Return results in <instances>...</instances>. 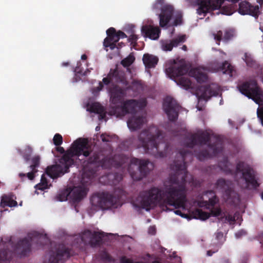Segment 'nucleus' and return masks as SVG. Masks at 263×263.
I'll return each mask as SVG.
<instances>
[{
    "instance_id": "nucleus-45",
    "label": "nucleus",
    "mask_w": 263,
    "mask_h": 263,
    "mask_svg": "<svg viewBox=\"0 0 263 263\" xmlns=\"http://www.w3.org/2000/svg\"><path fill=\"white\" fill-rule=\"evenodd\" d=\"M257 115L263 125V106L258 108L257 110Z\"/></svg>"
},
{
    "instance_id": "nucleus-11",
    "label": "nucleus",
    "mask_w": 263,
    "mask_h": 263,
    "mask_svg": "<svg viewBox=\"0 0 263 263\" xmlns=\"http://www.w3.org/2000/svg\"><path fill=\"white\" fill-rule=\"evenodd\" d=\"M236 171L241 174V178L244 180L247 185L256 189L259 186L256 178V173L249 164L243 161L238 162L236 166Z\"/></svg>"
},
{
    "instance_id": "nucleus-7",
    "label": "nucleus",
    "mask_w": 263,
    "mask_h": 263,
    "mask_svg": "<svg viewBox=\"0 0 263 263\" xmlns=\"http://www.w3.org/2000/svg\"><path fill=\"white\" fill-rule=\"evenodd\" d=\"M239 91L249 99L253 100L256 104L260 105L263 103L262 91L258 86L255 80H250L238 85Z\"/></svg>"
},
{
    "instance_id": "nucleus-18",
    "label": "nucleus",
    "mask_w": 263,
    "mask_h": 263,
    "mask_svg": "<svg viewBox=\"0 0 263 263\" xmlns=\"http://www.w3.org/2000/svg\"><path fill=\"white\" fill-rule=\"evenodd\" d=\"M106 34L107 36L104 40L103 45L113 50L117 47V43L119 41L118 33L114 28L110 27L107 30Z\"/></svg>"
},
{
    "instance_id": "nucleus-4",
    "label": "nucleus",
    "mask_w": 263,
    "mask_h": 263,
    "mask_svg": "<svg viewBox=\"0 0 263 263\" xmlns=\"http://www.w3.org/2000/svg\"><path fill=\"white\" fill-rule=\"evenodd\" d=\"M126 88H122L116 85L110 89V101L111 105L108 110V114L121 118L128 113H135L139 108V101L129 99L124 100L126 96Z\"/></svg>"
},
{
    "instance_id": "nucleus-34",
    "label": "nucleus",
    "mask_w": 263,
    "mask_h": 263,
    "mask_svg": "<svg viewBox=\"0 0 263 263\" xmlns=\"http://www.w3.org/2000/svg\"><path fill=\"white\" fill-rule=\"evenodd\" d=\"M35 187L36 190L41 191H44V190L48 189L47 180L44 174L42 175L40 183L36 184L35 186Z\"/></svg>"
},
{
    "instance_id": "nucleus-61",
    "label": "nucleus",
    "mask_w": 263,
    "mask_h": 263,
    "mask_svg": "<svg viewBox=\"0 0 263 263\" xmlns=\"http://www.w3.org/2000/svg\"><path fill=\"white\" fill-rule=\"evenodd\" d=\"M182 49L184 51H187V46L185 45H183V46L182 47Z\"/></svg>"
},
{
    "instance_id": "nucleus-43",
    "label": "nucleus",
    "mask_w": 263,
    "mask_h": 263,
    "mask_svg": "<svg viewBox=\"0 0 263 263\" xmlns=\"http://www.w3.org/2000/svg\"><path fill=\"white\" fill-rule=\"evenodd\" d=\"M182 14L181 12H177L176 15L174 22V24L175 26L180 25L182 23Z\"/></svg>"
},
{
    "instance_id": "nucleus-51",
    "label": "nucleus",
    "mask_w": 263,
    "mask_h": 263,
    "mask_svg": "<svg viewBox=\"0 0 263 263\" xmlns=\"http://www.w3.org/2000/svg\"><path fill=\"white\" fill-rule=\"evenodd\" d=\"M225 219L229 222H235V217L231 215H228L224 216Z\"/></svg>"
},
{
    "instance_id": "nucleus-49",
    "label": "nucleus",
    "mask_w": 263,
    "mask_h": 263,
    "mask_svg": "<svg viewBox=\"0 0 263 263\" xmlns=\"http://www.w3.org/2000/svg\"><path fill=\"white\" fill-rule=\"evenodd\" d=\"M214 39L216 41L220 42L222 39V32L219 31L217 34H214Z\"/></svg>"
},
{
    "instance_id": "nucleus-52",
    "label": "nucleus",
    "mask_w": 263,
    "mask_h": 263,
    "mask_svg": "<svg viewBox=\"0 0 263 263\" xmlns=\"http://www.w3.org/2000/svg\"><path fill=\"white\" fill-rule=\"evenodd\" d=\"M74 72L76 73H77L78 74H81L82 76H85L86 75V71H85L84 73L82 72V70L81 69L79 66H77L75 68Z\"/></svg>"
},
{
    "instance_id": "nucleus-23",
    "label": "nucleus",
    "mask_w": 263,
    "mask_h": 263,
    "mask_svg": "<svg viewBox=\"0 0 263 263\" xmlns=\"http://www.w3.org/2000/svg\"><path fill=\"white\" fill-rule=\"evenodd\" d=\"M91 237L92 231L89 230H86L75 238L74 243H79V242H80V244L78 245V247H80L82 243L85 246L89 245L91 247Z\"/></svg>"
},
{
    "instance_id": "nucleus-31",
    "label": "nucleus",
    "mask_w": 263,
    "mask_h": 263,
    "mask_svg": "<svg viewBox=\"0 0 263 263\" xmlns=\"http://www.w3.org/2000/svg\"><path fill=\"white\" fill-rule=\"evenodd\" d=\"M200 90L202 91L201 97L204 99H210L214 95V92L209 85L201 86Z\"/></svg>"
},
{
    "instance_id": "nucleus-25",
    "label": "nucleus",
    "mask_w": 263,
    "mask_h": 263,
    "mask_svg": "<svg viewBox=\"0 0 263 263\" xmlns=\"http://www.w3.org/2000/svg\"><path fill=\"white\" fill-rule=\"evenodd\" d=\"M109 72L110 77L111 76L113 82L121 83L125 86L127 85L128 82L123 72L119 71L117 69H111Z\"/></svg>"
},
{
    "instance_id": "nucleus-59",
    "label": "nucleus",
    "mask_w": 263,
    "mask_h": 263,
    "mask_svg": "<svg viewBox=\"0 0 263 263\" xmlns=\"http://www.w3.org/2000/svg\"><path fill=\"white\" fill-rule=\"evenodd\" d=\"M217 251V250L216 251V252ZM215 251H212V250H209L207 251V255L208 256H212L214 253H215Z\"/></svg>"
},
{
    "instance_id": "nucleus-41",
    "label": "nucleus",
    "mask_w": 263,
    "mask_h": 263,
    "mask_svg": "<svg viewBox=\"0 0 263 263\" xmlns=\"http://www.w3.org/2000/svg\"><path fill=\"white\" fill-rule=\"evenodd\" d=\"M139 39L138 36L134 33H132L130 35H129L128 38V41L130 43V44L134 47H135L137 44V40Z\"/></svg>"
},
{
    "instance_id": "nucleus-9",
    "label": "nucleus",
    "mask_w": 263,
    "mask_h": 263,
    "mask_svg": "<svg viewBox=\"0 0 263 263\" xmlns=\"http://www.w3.org/2000/svg\"><path fill=\"white\" fill-rule=\"evenodd\" d=\"M167 72L171 77L178 78L177 84L184 89L192 88V83L187 77H182L188 72L187 66L183 64H174L167 69Z\"/></svg>"
},
{
    "instance_id": "nucleus-38",
    "label": "nucleus",
    "mask_w": 263,
    "mask_h": 263,
    "mask_svg": "<svg viewBox=\"0 0 263 263\" xmlns=\"http://www.w3.org/2000/svg\"><path fill=\"white\" fill-rule=\"evenodd\" d=\"M100 257L103 261L108 262H114L115 259L106 251H101L100 253Z\"/></svg>"
},
{
    "instance_id": "nucleus-60",
    "label": "nucleus",
    "mask_w": 263,
    "mask_h": 263,
    "mask_svg": "<svg viewBox=\"0 0 263 263\" xmlns=\"http://www.w3.org/2000/svg\"><path fill=\"white\" fill-rule=\"evenodd\" d=\"M87 59V55L85 54L82 55L81 56V59L82 60H85Z\"/></svg>"
},
{
    "instance_id": "nucleus-42",
    "label": "nucleus",
    "mask_w": 263,
    "mask_h": 263,
    "mask_svg": "<svg viewBox=\"0 0 263 263\" xmlns=\"http://www.w3.org/2000/svg\"><path fill=\"white\" fill-rule=\"evenodd\" d=\"M245 61L247 65L251 67H254L256 65L255 61L253 60L250 57H249L247 53H245Z\"/></svg>"
},
{
    "instance_id": "nucleus-24",
    "label": "nucleus",
    "mask_w": 263,
    "mask_h": 263,
    "mask_svg": "<svg viewBox=\"0 0 263 263\" xmlns=\"http://www.w3.org/2000/svg\"><path fill=\"white\" fill-rule=\"evenodd\" d=\"M87 192V190L84 186H75L71 191V198L74 202H80L86 196Z\"/></svg>"
},
{
    "instance_id": "nucleus-47",
    "label": "nucleus",
    "mask_w": 263,
    "mask_h": 263,
    "mask_svg": "<svg viewBox=\"0 0 263 263\" xmlns=\"http://www.w3.org/2000/svg\"><path fill=\"white\" fill-rule=\"evenodd\" d=\"M120 263H143L142 261L134 262L132 260L127 258L125 256H122L120 258Z\"/></svg>"
},
{
    "instance_id": "nucleus-62",
    "label": "nucleus",
    "mask_w": 263,
    "mask_h": 263,
    "mask_svg": "<svg viewBox=\"0 0 263 263\" xmlns=\"http://www.w3.org/2000/svg\"><path fill=\"white\" fill-rule=\"evenodd\" d=\"M103 87V85L102 83H99V87H100V89H101Z\"/></svg>"
},
{
    "instance_id": "nucleus-5",
    "label": "nucleus",
    "mask_w": 263,
    "mask_h": 263,
    "mask_svg": "<svg viewBox=\"0 0 263 263\" xmlns=\"http://www.w3.org/2000/svg\"><path fill=\"white\" fill-rule=\"evenodd\" d=\"M35 238H36L40 246H43L49 241L46 234L42 235L37 232L33 233L29 238H24L20 240L16 244L10 241L8 244L11 246L12 250L7 249L0 250V263H9L14 253L26 256L31 251V242Z\"/></svg>"
},
{
    "instance_id": "nucleus-48",
    "label": "nucleus",
    "mask_w": 263,
    "mask_h": 263,
    "mask_svg": "<svg viewBox=\"0 0 263 263\" xmlns=\"http://www.w3.org/2000/svg\"><path fill=\"white\" fill-rule=\"evenodd\" d=\"M103 82L105 85H108L110 83L113 82V81H112L111 76L110 77V72H109V73H108V74L107 77L104 78L103 79Z\"/></svg>"
},
{
    "instance_id": "nucleus-64",
    "label": "nucleus",
    "mask_w": 263,
    "mask_h": 263,
    "mask_svg": "<svg viewBox=\"0 0 263 263\" xmlns=\"http://www.w3.org/2000/svg\"><path fill=\"white\" fill-rule=\"evenodd\" d=\"M68 63H63V65H64V66H67L68 65Z\"/></svg>"
},
{
    "instance_id": "nucleus-19",
    "label": "nucleus",
    "mask_w": 263,
    "mask_h": 263,
    "mask_svg": "<svg viewBox=\"0 0 263 263\" xmlns=\"http://www.w3.org/2000/svg\"><path fill=\"white\" fill-rule=\"evenodd\" d=\"M185 40V35H181L172 40L163 41L161 42L162 48L165 51H171L174 47H177L180 43H184Z\"/></svg>"
},
{
    "instance_id": "nucleus-27",
    "label": "nucleus",
    "mask_w": 263,
    "mask_h": 263,
    "mask_svg": "<svg viewBox=\"0 0 263 263\" xmlns=\"http://www.w3.org/2000/svg\"><path fill=\"white\" fill-rule=\"evenodd\" d=\"M89 110L91 112H94L99 115L100 120L105 119L106 117V112L103 106L100 103L95 102L92 103L89 108Z\"/></svg>"
},
{
    "instance_id": "nucleus-63",
    "label": "nucleus",
    "mask_w": 263,
    "mask_h": 263,
    "mask_svg": "<svg viewBox=\"0 0 263 263\" xmlns=\"http://www.w3.org/2000/svg\"><path fill=\"white\" fill-rule=\"evenodd\" d=\"M152 263H161V262H159V261H156V260H155V261H153V262H152Z\"/></svg>"
},
{
    "instance_id": "nucleus-40",
    "label": "nucleus",
    "mask_w": 263,
    "mask_h": 263,
    "mask_svg": "<svg viewBox=\"0 0 263 263\" xmlns=\"http://www.w3.org/2000/svg\"><path fill=\"white\" fill-rule=\"evenodd\" d=\"M53 141L55 145L60 146L63 142L62 136L59 134H56L53 137Z\"/></svg>"
},
{
    "instance_id": "nucleus-39",
    "label": "nucleus",
    "mask_w": 263,
    "mask_h": 263,
    "mask_svg": "<svg viewBox=\"0 0 263 263\" xmlns=\"http://www.w3.org/2000/svg\"><path fill=\"white\" fill-rule=\"evenodd\" d=\"M37 172L36 171H34V170H31V172H28V173L27 174H25V173H21L19 174V177L22 179H23V178H25L26 177V176L27 177V178L30 180H32L34 179V178H35V173H36Z\"/></svg>"
},
{
    "instance_id": "nucleus-56",
    "label": "nucleus",
    "mask_w": 263,
    "mask_h": 263,
    "mask_svg": "<svg viewBox=\"0 0 263 263\" xmlns=\"http://www.w3.org/2000/svg\"><path fill=\"white\" fill-rule=\"evenodd\" d=\"M174 213L177 215H179L182 217H186V215L182 213L180 210H176L174 211Z\"/></svg>"
},
{
    "instance_id": "nucleus-6",
    "label": "nucleus",
    "mask_w": 263,
    "mask_h": 263,
    "mask_svg": "<svg viewBox=\"0 0 263 263\" xmlns=\"http://www.w3.org/2000/svg\"><path fill=\"white\" fill-rule=\"evenodd\" d=\"M153 168V164L148 159L132 157L127 170L133 180L139 181L146 177Z\"/></svg>"
},
{
    "instance_id": "nucleus-54",
    "label": "nucleus",
    "mask_w": 263,
    "mask_h": 263,
    "mask_svg": "<svg viewBox=\"0 0 263 263\" xmlns=\"http://www.w3.org/2000/svg\"><path fill=\"white\" fill-rule=\"evenodd\" d=\"M216 196H215L214 198L209 199V204L210 205H211L212 206H214L216 204Z\"/></svg>"
},
{
    "instance_id": "nucleus-22",
    "label": "nucleus",
    "mask_w": 263,
    "mask_h": 263,
    "mask_svg": "<svg viewBox=\"0 0 263 263\" xmlns=\"http://www.w3.org/2000/svg\"><path fill=\"white\" fill-rule=\"evenodd\" d=\"M216 185L217 187L224 191V195L228 200L236 197V193L228 185V182L225 179H219L216 183Z\"/></svg>"
},
{
    "instance_id": "nucleus-30",
    "label": "nucleus",
    "mask_w": 263,
    "mask_h": 263,
    "mask_svg": "<svg viewBox=\"0 0 263 263\" xmlns=\"http://www.w3.org/2000/svg\"><path fill=\"white\" fill-rule=\"evenodd\" d=\"M17 151L18 154L22 156L26 162H28L30 159L33 150L30 146H26L23 150L17 148Z\"/></svg>"
},
{
    "instance_id": "nucleus-53",
    "label": "nucleus",
    "mask_w": 263,
    "mask_h": 263,
    "mask_svg": "<svg viewBox=\"0 0 263 263\" xmlns=\"http://www.w3.org/2000/svg\"><path fill=\"white\" fill-rule=\"evenodd\" d=\"M223 238V234L222 232H217L216 233V238L218 240H220Z\"/></svg>"
},
{
    "instance_id": "nucleus-50",
    "label": "nucleus",
    "mask_w": 263,
    "mask_h": 263,
    "mask_svg": "<svg viewBox=\"0 0 263 263\" xmlns=\"http://www.w3.org/2000/svg\"><path fill=\"white\" fill-rule=\"evenodd\" d=\"M101 138L103 142H107L110 141V138L108 135L105 134H102L101 135Z\"/></svg>"
},
{
    "instance_id": "nucleus-17",
    "label": "nucleus",
    "mask_w": 263,
    "mask_h": 263,
    "mask_svg": "<svg viewBox=\"0 0 263 263\" xmlns=\"http://www.w3.org/2000/svg\"><path fill=\"white\" fill-rule=\"evenodd\" d=\"M238 12L242 15L249 14L257 17L259 14V6L252 5L246 1L241 2L239 5Z\"/></svg>"
},
{
    "instance_id": "nucleus-3",
    "label": "nucleus",
    "mask_w": 263,
    "mask_h": 263,
    "mask_svg": "<svg viewBox=\"0 0 263 263\" xmlns=\"http://www.w3.org/2000/svg\"><path fill=\"white\" fill-rule=\"evenodd\" d=\"M163 132L155 126L143 130L138 136V148H143L145 153L156 158H163L166 155L168 147L163 140Z\"/></svg>"
},
{
    "instance_id": "nucleus-14",
    "label": "nucleus",
    "mask_w": 263,
    "mask_h": 263,
    "mask_svg": "<svg viewBox=\"0 0 263 263\" xmlns=\"http://www.w3.org/2000/svg\"><path fill=\"white\" fill-rule=\"evenodd\" d=\"M180 108L177 101L171 97L167 96L164 99L163 109L170 121L175 122L178 119Z\"/></svg>"
},
{
    "instance_id": "nucleus-12",
    "label": "nucleus",
    "mask_w": 263,
    "mask_h": 263,
    "mask_svg": "<svg viewBox=\"0 0 263 263\" xmlns=\"http://www.w3.org/2000/svg\"><path fill=\"white\" fill-rule=\"evenodd\" d=\"M153 9L161 10L159 14V24L161 27L166 26L173 15L174 9L173 6L165 4L164 0H156L153 5Z\"/></svg>"
},
{
    "instance_id": "nucleus-16",
    "label": "nucleus",
    "mask_w": 263,
    "mask_h": 263,
    "mask_svg": "<svg viewBox=\"0 0 263 263\" xmlns=\"http://www.w3.org/2000/svg\"><path fill=\"white\" fill-rule=\"evenodd\" d=\"M142 109V105L139 102V108L135 113H128L131 114L132 116L127 120V124L128 128L132 131H135L140 129L146 122L145 117L140 112Z\"/></svg>"
},
{
    "instance_id": "nucleus-58",
    "label": "nucleus",
    "mask_w": 263,
    "mask_h": 263,
    "mask_svg": "<svg viewBox=\"0 0 263 263\" xmlns=\"http://www.w3.org/2000/svg\"><path fill=\"white\" fill-rule=\"evenodd\" d=\"M149 233H151L152 234H155L156 232V230L154 227H151L149 228L148 230Z\"/></svg>"
},
{
    "instance_id": "nucleus-32",
    "label": "nucleus",
    "mask_w": 263,
    "mask_h": 263,
    "mask_svg": "<svg viewBox=\"0 0 263 263\" xmlns=\"http://www.w3.org/2000/svg\"><path fill=\"white\" fill-rule=\"evenodd\" d=\"M221 69L223 73L230 75L232 77L233 74L234 69L233 66L227 61H225L222 65Z\"/></svg>"
},
{
    "instance_id": "nucleus-46",
    "label": "nucleus",
    "mask_w": 263,
    "mask_h": 263,
    "mask_svg": "<svg viewBox=\"0 0 263 263\" xmlns=\"http://www.w3.org/2000/svg\"><path fill=\"white\" fill-rule=\"evenodd\" d=\"M114 177L115 179V180L113 181V184H117L119 181H120L123 179V176L122 174H119L117 173H115L114 174Z\"/></svg>"
},
{
    "instance_id": "nucleus-55",
    "label": "nucleus",
    "mask_w": 263,
    "mask_h": 263,
    "mask_svg": "<svg viewBox=\"0 0 263 263\" xmlns=\"http://www.w3.org/2000/svg\"><path fill=\"white\" fill-rule=\"evenodd\" d=\"M117 32L118 35L119 40L120 39H124L127 37V35L123 31L119 30L118 31H117Z\"/></svg>"
},
{
    "instance_id": "nucleus-57",
    "label": "nucleus",
    "mask_w": 263,
    "mask_h": 263,
    "mask_svg": "<svg viewBox=\"0 0 263 263\" xmlns=\"http://www.w3.org/2000/svg\"><path fill=\"white\" fill-rule=\"evenodd\" d=\"M57 151L61 154H63L65 150L63 147L59 146L57 148Z\"/></svg>"
},
{
    "instance_id": "nucleus-10",
    "label": "nucleus",
    "mask_w": 263,
    "mask_h": 263,
    "mask_svg": "<svg viewBox=\"0 0 263 263\" xmlns=\"http://www.w3.org/2000/svg\"><path fill=\"white\" fill-rule=\"evenodd\" d=\"M70 255V250L68 248L64 245L59 244L46 254L43 263H63Z\"/></svg>"
},
{
    "instance_id": "nucleus-13",
    "label": "nucleus",
    "mask_w": 263,
    "mask_h": 263,
    "mask_svg": "<svg viewBox=\"0 0 263 263\" xmlns=\"http://www.w3.org/2000/svg\"><path fill=\"white\" fill-rule=\"evenodd\" d=\"M211 138V134L208 132L200 130L186 137L184 144L189 148H193L195 145H208L210 143Z\"/></svg>"
},
{
    "instance_id": "nucleus-20",
    "label": "nucleus",
    "mask_w": 263,
    "mask_h": 263,
    "mask_svg": "<svg viewBox=\"0 0 263 263\" xmlns=\"http://www.w3.org/2000/svg\"><path fill=\"white\" fill-rule=\"evenodd\" d=\"M221 210L219 208H213L211 210V214L197 209L193 212V214L195 218L205 220L210 217V215L213 216H218L221 214Z\"/></svg>"
},
{
    "instance_id": "nucleus-1",
    "label": "nucleus",
    "mask_w": 263,
    "mask_h": 263,
    "mask_svg": "<svg viewBox=\"0 0 263 263\" xmlns=\"http://www.w3.org/2000/svg\"><path fill=\"white\" fill-rule=\"evenodd\" d=\"M192 158L190 151L183 149L176 156V159L171 165L174 171L168 178V184L164 185L161 190L154 187L147 191L141 192L137 200L139 206L148 210L149 208L163 201L166 204L174 206L175 209H185L186 202V177L188 172L185 160L187 157Z\"/></svg>"
},
{
    "instance_id": "nucleus-2",
    "label": "nucleus",
    "mask_w": 263,
    "mask_h": 263,
    "mask_svg": "<svg viewBox=\"0 0 263 263\" xmlns=\"http://www.w3.org/2000/svg\"><path fill=\"white\" fill-rule=\"evenodd\" d=\"M91 146L86 138H79L74 141L71 148L59 159V163L48 166L46 174L51 178H57L69 172L70 166L74 163L73 156L81 155L88 157L87 162L90 164H96L103 168H109L113 166L116 168L124 167L128 162V158L124 155H116L113 157L105 156L103 151L93 152L92 154Z\"/></svg>"
},
{
    "instance_id": "nucleus-35",
    "label": "nucleus",
    "mask_w": 263,
    "mask_h": 263,
    "mask_svg": "<svg viewBox=\"0 0 263 263\" xmlns=\"http://www.w3.org/2000/svg\"><path fill=\"white\" fill-rule=\"evenodd\" d=\"M32 164L29 166V168L31 170H34L38 171L37 168L40 166V157L39 156H35L31 159Z\"/></svg>"
},
{
    "instance_id": "nucleus-26",
    "label": "nucleus",
    "mask_w": 263,
    "mask_h": 263,
    "mask_svg": "<svg viewBox=\"0 0 263 263\" xmlns=\"http://www.w3.org/2000/svg\"><path fill=\"white\" fill-rule=\"evenodd\" d=\"M142 60L146 68H152L155 67L159 59L156 56L145 53L143 55Z\"/></svg>"
},
{
    "instance_id": "nucleus-21",
    "label": "nucleus",
    "mask_w": 263,
    "mask_h": 263,
    "mask_svg": "<svg viewBox=\"0 0 263 263\" xmlns=\"http://www.w3.org/2000/svg\"><path fill=\"white\" fill-rule=\"evenodd\" d=\"M141 32L145 37L152 40H157L159 37L160 30L158 27L145 25L141 28Z\"/></svg>"
},
{
    "instance_id": "nucleus-44",
    "label": "nucleus",
    "mask_w": 263,
    "mask_h": 263,
    "mask_svg": "<svg viewBox=\"0 0 263 263\" xmlns=\"http://www.w3.org/2000/svg\"><path fill=\"white\" fill-rule=\"evenodd\" d=\"M233 36V32L232 30H226L223 35V40L228 41Z\"/></svg>"
},
{
    "instance_id": "nucleus-28",
    "label": "nucleus",
    "mask_w": 263,
    "mask_h": 263,
    "mask_svg": "<svg viewBox=\"0 0 263 263\" xmlns=\"http://www.w3.org/2000/svg\"><path fill=\"white\" fill-rule=\"evenodd\" d=\"M190 74L194 77L198 83H202L205 82L208 80L206 73L200 71L198 68H195L190 72Z\"/></svg>"
},
{
    "instance_id": "nucleus-36",
    "label": "nucleus",
    "mask_w": 263,
    "mask_h": 263,
    "mask_svg": "<svg viewBox=\"0 0 263 263\" xmlns=\"http://www.w3.org/2000/svg\"><path fill=\"white\" fill-rule=\"evenodd\" d=\"M135 58L134 55L129 54L127 57L121 61V64L124 67H127L131 65L134 62Z\"/></svg>"
},
{
    "instance_id": "nucleus-8",
    "label": "nucleus",
    "mask_w": 263,
    "mask_h": 263,
    "mask_svg": "<svg viewBox=\"0 0 263 263\" xmlns=\"http://www.w3.org/2000/svg\"><path fill=\"white\" fill-rule=\"evenodd\" d=\"M118 198L108 192H97L90 198V203L95 209H108L117 208Z\"/></svg>"
},
{
    "instance_id": "nucleus-15",
    "label": "nucleus",
    "mask_w": 263,
    "mask_h": 263,
    "mask_svg": "<svg viewBox=\"0 0 263 263\" xmlns=\"http://www.w3.org/2000/svg\"><path fill=\"white\" fill-rule=\"evenodd\" d=\"M215 141L214 143L208 144V147L212 151V153L210 154L207 149L201 151L196 155L198 160L203 161L212 156H216L222 151L221 141L217 137H215Z\"/></svg>"
},
{
    "instance_id": "nucleus-29",
    "label": "nucleus",
    "mask_w": 263,
    "mask_h": 263,
    "mask_svg": "<svg viewBox=\"0 0 263 263\" xmlns=\"http://www.w3.org/2000/svg\"><path fill=\"white\" fill-rule=\"evenodd\" d=\"M104 236L103 232H92V237L91 239V247H95L99 246L101 242L102 238Z\"/></svg>"
},
{
    "instance_id": "nucleus-37",
    "label": "nucleus",
    "mask_w": 263,
    "mask_h": 263,
    "mask_svg": "<svg viewBox=\"0 0 263 263\" xmlns=\"http://www.w3.org/2000/svg\"><path fill=\"white\" fill-rule=\"evenodd\" d=\"M2 204H4V205L12 207L17 205V202L7 197H2Z\"/></svg>"
},
{
    "instance_id": "nucleus-33",
    "label": "nucleus",
    "mask_w": 263,
    "mask_h": 263,
    "mask_svg": "<svg viewBox=\"0 0 263 263\" xmlns=\"http://www.w3.org/2000/svg\"><path fill=\"white\" fill-rule=\"evenodd\" d=\"M93 171L84 172L82 175L81 182L82 184H88L93 177Z\"/></svg>"
}]
</instances>
